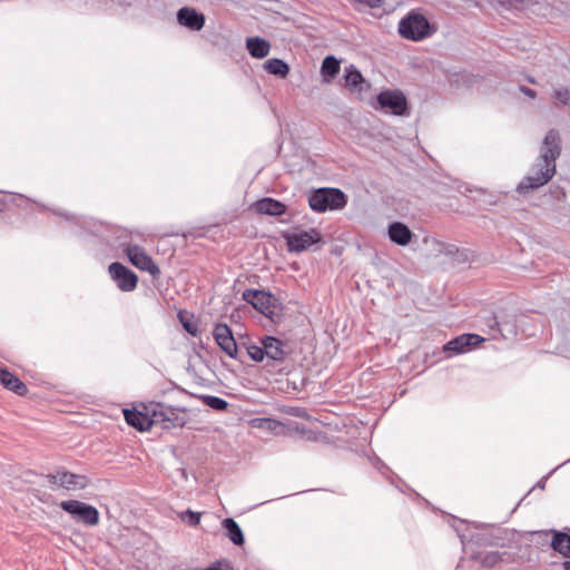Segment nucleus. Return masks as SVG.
I'll use <instances>...</instances> for the list:
<instances>
[{
  "label": "nucleus",
  "instance_id": "obj_1",
  "mask_svg": "<svg viewBox=\"0 0 570 570\" xmlns=\"http://www.w3.org/2000/svg\"><path fill=\"white\" fill-rule=\"evenodd\" d=\"M531 170L532 174L525 176L518 184L517 191L519 194H528L548 184L556 175L557 165L537 158Z\"/></svg>",
  "mask_w": 570,
  "mask_h": 570
},
{
  "label": "nucleus",
  "instance_id": "obj_2",
  "mask_svg": "<svg viewBox=\"0 0 570 570\" xmlns=\"http://www.w3.org/2000/svg\"><path fill=\"white\" fill-rule=\"evenodd\" d=\"M346 203V195L337 188H320L308 197L309 207L318 213L341 209Z\"/></svg>",
  "mask_w": 570,
  "mask_h": 570
},
{
  "label": "nucleus",
  "instance_id": "obj_3",
  "mask_svg": "<svg viewBox=\"0 0 570 570\" xmlns=\"http://www.w3.org/2000/svg\"><path fill=\"white\" fill-rule=\"evenodd\" d=\"M243 299L249 303L255 309L272 320L281 316L282 306L278 299L268 292L259 289H246L243 293Z\"/></svg>",
  "mask_w": 570,
  "mask_h": 570
},
{
  "label": "nucleus",
  "instance_id": "obj_4",
  "mask_svg": "<svg viewBox=\"0 0 570 570\" xmlns=\"http://www.w3.org/2000/svg\"><path fill=\"white\" fill-rule=\"evenodd\" d=\"M379 109L397 117H409L410 107L404 92L400 89L382 90L377 97ZM377 109V107H375Z\"/></svg>",
  "mask_w": 570,
  "mask_h": 570
},
{
  "label": "nucleus",
  "instance_id": "obj_5",
  "mask_svg": "<svg viewBox=\"0 0 570 570\" xmlns=\"http://www.w3.org/2000/svg\"><path fill=\"white\" fill-rule=\"evenodd\" d=\"M151 417L155 425L163 429L183 428L187 422L186 410L173 407L164 403L151 404Z\"/></svg>",
  "mask_w": 570,
  "mask_h": 570
},
{
  "label": "nucleus",
  "instance_id": "obj_6",
  "mask_svg": "<svg viewBox=\"0 0 570 570\" xmlns=\"http://www.w3.org/2000/svg\"><path fill=\"white\" fill-rule=\"evenodd\" d=\"M399 31L402 37L420 41L431 35L430 23L420 13L411 12L400 21Z\"/></svg>",
  "mask_w": 570,
  "mask_h": 570
},
{
  "label": "nucleus",
  "instance_id": "obj_7",
  "mask_svg": "<svg viewBox=\"0 0 570 570\" xmlns=\"http://www.w3.org/2000/svg\"><path fill=\"white\" fill-rule=\"evenodd\" d=\"M59 507L69 513L76 522L87 527H95L99 523V511L88 503L79 500L61 501Z\"/></svg>",
  "mask_w": 570,
  "mask_h": 570
},
{
  "label": "nucleus",
  "instance_id": "obj_8",
  "mask_svg": "<svg viewBox=\"0 0 570 570\" xmlns=\"http://www.w3.org/2000/svg\"><path fill=\"white\" fill-rule=\"evenodd\" d=\"M288 252L301 253L307 250L312 245L322 240V235L315 228L308 230H296L283 235Z\"/></svg>",
  "mask_w": 570,
  "mask_h": 570
},
{
  "label": "nucleus",
  "instance_id": "obj_9",
  "mask_svg": "<svg viewBox=\"0 0 570 570\" xmlns=\"http://www.w3.org/2000/svg\"><path fill=\"white\" fill-rule=\"evenodd\" d=\"M129 262L140 271L148 272L153 278L157 279L160 276V269L145 249L138 245H129L125 249Z\"/></svg>",
  "mask_w": 570,
  "mask_h": 570
},
{
  "label": "nucleus",
  "instance_id": "obj_10",
  "mask_svg": "<svg viewBox=\"0 0 570 570\" xmlns=\"http://www.w3.org/2000/svg\"><path fill=\"white\" fill-rule=\"evenodd\" d=\"M111 279L122 292H132L138 284L137 275L119 262H114L108 267Z\"/></svg>",
  "mask_w": 570,
  "mask_h": 570
},
{
  "label": "nucleus",
  "instance_id": "obj_11",
  "mask_svg": "<svg viewBox=\"0 0 570 570\" xmlns=\"http://www.w3.org/2000/svg\"><path fill=\"white\" fill-rule=\"evenodd\" d=\"M212 334L216 344L226 355L234 360L238 358V345L234 338L232 328L227 324H215Z\"/></svg>",
  "mask_w": 570,
  "mask_h": 570
},
{
  "label": "nucleus",
  "instance_id": "obj_12",
  "mask_svg": "<svg viewBox=\"0 0 570 570\" xmlns=\"http://www.w3.org/2000/svg\"><path fill=\"white\" fill-rule=\"evenodd\" d=\"M561 155V136L557 129H550L544 136L541 147L539 159L556 164V160Z\"/></svg>",
  "mask_w": 570,
  "mask_h": 570
},
{
  "label": "nucleus",
  "instance_id": "obj_13",
  "mask_svg": "<svg viewBox=\"0 0 570 570\" xmlns=\"http://www.w3.org/2000/svg\"><path fill=\"white\" fill-rule=\"evenodd\" d=\"M124 416L128 425L140 432L148 431L155 425L154 417H151V404L145 406V411L126 409L124 410Z\"/></svg>",
  "mask_w": 570,
  "mask_h": 570
},
{
  "label": "nucleus",
  "instance_id": "obj_14",
  "mask_svg": "<svg viewBox=\"0 0 570 570\" xmlns=\"http://www.w3.org/2000/svg\"><path fill=\"white\" fill-rule=\"evenodd\" d=\"M539 534L551 535L550 548L566 559H570V528L564 530L550 529Z\"/></svg>",
  "mask_w": 570,
  "mask_h": 570
},
{
  "label": "nucleus",
  "instance_id": "obj_15",
  "mask_svg": "<svg viewBox=\"0 0 570 570\" xmlns=\"http://www.w3.org/2000/svg\"><path fill=\"white\" fill-rule=\"evenodd\" d=\"M484 341L478 334H462L449 341L444 346L445 353L460 354L468 351L470 347H475Z\"/></svg>",
  "mask_w": 570,
  "mask_h": 570
},
{
  "label": "nucleus",
  "instance_id": "obj_16",
  "mask_svg": "<svg viewBox=\"0 0 570 570\" xmlns=\"http://www.w3.org/2000/svg\"><path fill=\"white\" fill-rule=\"evenodd\" d=\"M262 345H264L263 352L265 357L274 362H283L288 352L286 351V344L274 336H265L262 338Z\"/></svg>",
  "mask_w": 570,
  "mask_h": 570
},
{
  "label": "nucleus",
  "instance_id": "obj_17",
  "mask_svg": "<svg viewBox=\"0 0 570 570\" xmlns=\"http://www.w3.org/2000/svg\"><path fill=\"white\" fill-rule=\"evenodd\" d=\"M253 207L256 213L269 216H281L287 210V207L284 203L271 197H265L257 200L254 203Z\"/></svg>",
  "mask_w": 570,
  "mask_h": 570
},
{
  "label": "nucleus",
  "instance_id": "obj_18",
  "mask_svg": "<svg viewBox=\"0 0 570 570\" xmlns=\"http://www.w3.org/2000/svg\"><path fill=\"white\" fill-rule=\"evenodd\" d=\"M178 22L191 30H200L205 23V17L193 8H181L177 13Z\"/></svg>",
  "mask_w": 570,
  "mask_h": 570
},
{
  "label": "nucleus",
  "instance_id": "obj_19",
  "mask_svg": "<svg viewBox=\"0 0 570 570\" xmlns=\"http://www.w3.org/2000/svg\"><path fill=\"white\" fill-rule=\"evenodd\" d=\"M0 383L9 391L23 396L28 393L27 385L7 367L0 365Z\"/></svg>",
  "mask_w": 570,
  "mask_h": 570
},
{
  "label": "nucleus",
  "instance_id": "obj_20",
  "mask_svg": "<svg viewBox=\"0 0 570 570\" xmlns=\"http://www.w3.org/2000/svg\"><path fill=\"white\" fill-rule=\"evenodd\" d=\"M387 234L391 242L400 246L409 245L413 237L411 229L405 224L400 222L390 224L387 227Z\"/></svg>",
  "mask_w": 570,
  "mask_h": 570
},
{
  "label": "nucleus",
  "instance_id": "obj_21",
  "mask_svg": "<svg viewBox=\"0 0 570 570\" xmlns=\"http://www.w3.org/2000/svg\"><path fill=\"white\" fill-rule=\"evenodd\" d=\"M89 483L90 481L86 475L62 471L60 488L66 490H82L87 488Z\"/></svg>",
  "mask_w": 570,
  "mask_h": 570
},
{
  "label": "nucleus",
  "instance_id": "obj_22",
  "mask_svg": "<svg viewBox=\"0 0 570 570\" xmlns=\"http://www.w3.org/2000/svg\"><path fill=\"white\" fill-rule=\"evenodd\" d=\"M223 528L226 530V535L235 546H243L245 542L243 531L238 523L232 519L226 518L222 522Z\"/></svg>",
  "mask_w": 570,
  "mask_h": 570
},
{
  "label": "nucleus",
  "instance_id": "obj_23",
  "mask_svg": "<svg viewBox=\"0 0 570 570\" xmlns=\"http://www.w3.org/2000/svg\"><path fill=\"white\" fill-rule=\"evenodd\" d=\"M246 47L254 58H264L268 55L271 45L268 41L254 37L246 40Z\"/></svg>",
  "mask_w": 570,
  "mask_h": 570
},
{
  "label": "nucleus",
  "instance_id": "obj_24",
  "mask_svg": "<svg viewBox=\"0 0 570 570\" xmlns=\"http://www.w3.org/2000/svg\"><path fill=\"white\" fill-rule=\"evenodd\" d=\"M342 80L352 92L361 94L370 88V83L363 78V73H344Z\"/></svg>",
  "mask_w": 570,
  "mask_h": 570
},
{
  "label": "nucleus",
  "instance_id": "obj_25",
  "mask_svg": "<svg viewBox=\"0 0 570 570\" xmlns=\"http://www.w3.org/2000/svg\"><path fill=\"white\" fill-rule=\"evenodd\" d=\"M342 67L345 71H357L353 65H347L344 59H337L334 56L325 57L321 71H340Z\"/></svg>",
  "mask_w": 570,
  "mask_h": 570
},
{
  "label": "nucleus",
  "instance_id": "obj_26",
  "mask_svg": "<svg viewBox=\"0 0 570 570\" xmlns=\"http://www.w3.org/2000/svg\"><path fill=\"white\" fill-rule=\"evenodd\" d=\"M505 553H500L499 551H489L485 553H478L473 558L478 560L485 568H493L498 563L502 561V557Z\"/></svg>",
  "mask_w": 570,
  "mask_h": 570
},
{
  "label": "nucleus",
  "instance_id": "obj_27",
  "mask_svg": "<svg viewBox=\"0 0 570 570\" xmlns=\"http://www.w3.org/2000/svg\"><path fill=\"white\" fill-rule=\"evenodd\" d=\"M202 400H203L204 404H206L207 406H209L216 411H220V412L226 411L228 407V402L218 396L204 395V396H202Z\"/></svg>",
  "mask_w": 570,
  "mask_h": 570
},
{
  "label": "nucleus",
  "instance_id": "obj_28",
  "mask_svg": "<svg viewBox=\"0 0 570 570\" xmlns=\"http://www.w3.org/2000/svg\"><path fill=\"white\" fill-rule=\"evenodd\" d=\"M200 513L194 512L191 510H186L184 512L179 513V518L183 522L189 524V525H197L200 522Z\"/></svg>",
  "mask_w": 570,
  "mask_h": 570
},
{
  "label": "nucleus",
  "instance_id": "obj_29",
  "mask_svg": "<svg viewBox=\"0 0 570 570\" xmlns=\"http://www.w3.org/2000/svg\"><path fill=\"white\" fill-rule=\"evenodd\" d=\"M248 356L255 362H262L265 358V353L263 352L264 345L258 346L255 344H250L246 347Z\"/></svg>",
  "mask_w": 570,
  "mask_h": 570
},
{
  "label": "nucleus",
  "instance_id": "obj_30",
  "mask_svg": "<svg viewBox=\"0 0 570 570\" xmlns=\"http://www.w3.org/2000/svg\"><path fill=\"white\" fill-rule=\"evenodd\" d=\"M265 68L267 71H288L289 66L279 59H271L265 63Z\"/></svg>",
  "mask_w": 570,
  "mask_h": 570
},
{
  "label": "nucleus",
  "instance_id": "obj_31",
  "mask_svg": "<svg viewBox=\"0 0 570 570\" xmlns=\"http://www.w3.org/2000/svg\"><path fill=\"white\" fill-rule=\"evenodd\" d=\"M529 0H502L501 8L504 9H524Z\"/></svg>",
  "mask_w": 570,
  "mask_h": 570
},
{
  "label": "nucleus",
  "instance_id": "obj_32",
  "mask_svg": "<svg viewBox=\"0 0 570 570\" xmlns=\"http://www.w3.org/2000/svg\"><path fill=\"white\" fill-rule=\"evenodd\" d=\"M554 98L563 106H568L570 108V90L568 89H558L554 91Z\"/></svg>",
  "mask_w": 570,
  "mask_h": 570
},
{
  "label": "nucleus",
  "instance_id": "obj_33",
  "mask_svg": "<svg viewBox=\"0 0 570 570\" xmlns=\"http://www.w3.org/2000/svg\"><path fill=\"white\" fill-rule=\"evenodd\" d=\"M354 2L364 4L368 8H382L385 4V0H353Z\"/></svg>",
  "mask_w": 570,
  "mask_h": 570
},
{
  "label": "nucleus",
  "instance_id": "obj_34",
  "mask_svg": "<svg viewBox=\"0 0 570 570\" xmlns=\"http://www.w3.org/2000/svg\"><path fill=\"white\" fill-rule=\"evenodd\" d=\"M46 478L48 479L50 484L60 487L61 479H62V471L57 472L56 474H47Z\"/></svg>",
  "mask_w": 570,
  "mask_h": 570
},
{
  "label": "nucleus",
  "instance_id": "obj_35",
  "mask_svg": "<svg viewBox=\"0 0 570 570\" xmlns=\"http://www.w3.org/2000/svg\"><path fill=\"white\" fill-rule=\"evenodd\" d=\"M184 328L191 334L193 336H196L198 334V327L197 324L193 322H184L181 321Z\"/></svg>",
  "mask_w": 570,
  "mask_h": 570
},
{
  "label": "nucleus",
  "instance_id": "obj_36",
  "mask_svg": "<svg viewBox=\"0 0 570 570\" xmlns=\"http://www.w3.org/2000/svg\"><path fill=\"white\" fill-rule=\"evenodd\" d=\"M435 243L439 246V252L445 253L446 255H451V254L454 253L455 246H453V245H445L444 243L436 242V240H435Z\"/></svg>",
  "mask_w": 570,
  "mask_h": 570
},
{
  "label": "nucleus",
  "instance_id": "obj_37",
  "mask_svg": "<svg viewBox=\"0 0 570 570\" xmlns=\"http://www.w3.org/2000/svg\"><path fill=\"white\" fill-rule=\"evenodd\" d=\"M230 564L227 561L217 562L214 566L205 569V570H230Z\"/></svg>",
  "mask_w": 570,
  "mask_h": 570
},
{
  "label": "nucleus",
  "instance_id": "obj_38",
  "mask_svg": "<svg viewBox=\"0 0 570 570\" xmlns=\"http://www.w3.org/2000/svg\"><path fill=\"white\" fill-rule=\"evenodd\" d=\"M337 73H321L322 83H331Z\"/></svg>",
  "mask_w": 570,
  "mask_h": 570
},
{
  "label": "nucleus",
  "instance_id": "obj_39",
  "mask_svg": "<svg viewBox=\"0 0 570 570\" xmlns=\"http://www.w3.org/2000/svg\"><path fill=\"white\" fill-rule=\"evenodd\" d=\"M521 91L524 92L527 96L531 97V98H534L535 97V92L534 90L530 89V88H527L524 86H521L520 87Z\"/></svg>",
  "mask_w": 570,
  "mask_h": 570
},
{
  "label": "nucleus",
  "instance_id": "obj_40",
  "mask_svg": "<svg viewBox=\"0 0 570 570\" xmlns=\"http://www.w3.org/2000/svg\"><path fill=\"white\" fill-rule=\"evenodd\" d=\"M475 2H479V0H474ZM489 4L493 6V7H501L502 4V0H485Z\"/></svg>",
  "mask_w": 570,
  "mask_h": 570
},
{
  "label": "nucleus",
  "instance_id": "obj_41",
  "mask_svg": "<svg viewBox=\"0 0 570 570\" xmlns=\"http://www.w3.org/2000/svg\"><path fill=\"white\" fill-rule=\"evenodd\" d=\"M415 68H423V69H430V68H436V66L434 63H428V62H423L421 65H415L414 66Z\"/></svg>",
  "mask_w": 570,
  "mask_h": 570
},
{
  "label": "nucleus",
  "instance_id": "obj_42",
  "mask_svg": "<svg viewBox=\"0 0 570 570\" xmlns=\"http://www.w3.org/2000/svg\"><path fill=\"white\" fill-rule=\"evenodd\" d=\"M563 570H570V560H566L561 563Z\"/></svg>",
  "mask_w": 570,
  "mask_h": 570
},
{
  "label": "nucleus",
  "instance_id": "obj_43",
  "mask_svg": "<svg viewBox=\"0 0 570 570\" xmlns=\"http://www.w3.org/2000/svg\"><path fill=\"white\" fill-rule=\"evenodd\" d=\"M492 321H493V323H494V325H495L497 330L500 332L501 330L499 328V322H497V320H495V318H493Z\"/></svg>",
  "mask_w": 570,
  "mask_h": 570
},
{
  "label": "nucleus",
  "instance_id": "obj_44",
  "mask_svg": "<svg viewBox=\"0 0 570 570\" xmlns=\"http://www.w3.org/2000/svg\"><path fill=\"white\" fill-rule=\"evenodd\" d=\"M279 75H281L282 78H285L287 76V73H285V72H282Z\"/></svg>",
  "mask_w": 570,
  "mask_h": 570
},
{
  "label": "nucleus",
  "instance_id": "obj_45",
  "mask_svg": "<svg viewBox=\"0 0 570 570\" xmlns=\"http://www.w3.org/2000/svg\"><path fill=\"white\" fill-rule=\"evenodd\" d=\"M267 422H268L269 424H272V423H276V421H273V420H267Z\"/></svg>",
  "mask_w": 570,
  "mask_h": 570
}]
</instances>
